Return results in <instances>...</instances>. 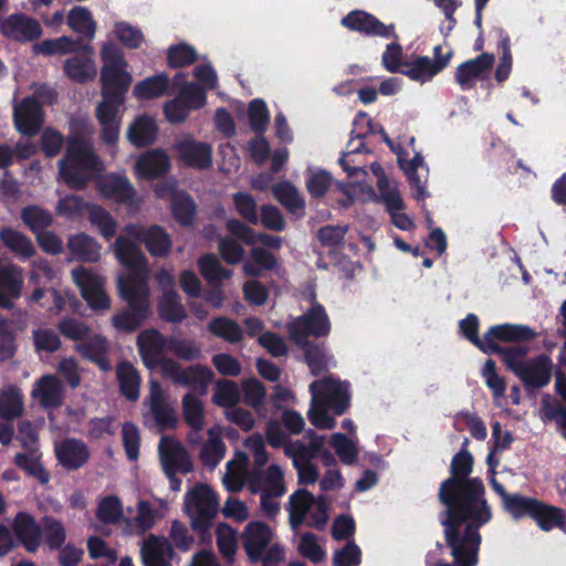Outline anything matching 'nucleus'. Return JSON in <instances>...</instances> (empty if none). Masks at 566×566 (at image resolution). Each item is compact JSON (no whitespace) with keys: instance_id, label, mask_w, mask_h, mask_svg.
I'll return each mask as SVG.
<instances>
[{"instance_id":"nucleus-4","label":"nucleus","mask_w":566,"mask_h":566,"mask_svg":"<svg viewBox=\"0 0 566 566\" xmlns=\"http://www.w3.org/2000/svg\"><path fill=\"white\" fill-rule=\"evenodd\" d=\"M102 169L103 164L92 147L73 138L69 140L66 153L59 161V178L71 188L81 189Z\"/></svg>"},{"instance_id":"nucleus-49","label":"nucleus","mask_w":566,"mask_h":566,"mask_svg":"<svg viewBox=\"0 0 566 566\" xmlns=\"http://www.w3.org/2000/svg\"><path fill=\"white\" fill-rule=\"evenodd\" d=\"M532 518L536 522L537 526L545 532L555 527H562L565 522V515L562 509L541 501Z\"/></svg>"},{"instance_id":"nucleus-5","label":"nucleus","mask_w":566,"mask_h":566,"mask_svg":"<svg viewBox=\"0 0 566 566\" xmlns=\"http://www.w3.org/2000/svg\"><path fill=\"white\" fill-rule=\"evenodd\" d=\"M118 291L127 301L129 311L113 317L114 326L124 332L136 329L147 318L149 313V287L145 275L142 277H118Z\"/></svg>"},{"instance_id":"nucleus-21","label":"nucleus","mask_w":566,"mask_h":566,"mask_svg":"<svg viewBox=\"0 0 566 566\" xmlns=\"http://www.w3.org/2000/svg\"><path fill=\"white\" fill-rule=\"evenodd\" d=\"M158 450L161 465L167 476L177 472L187 473L191 470L192 464L187 451L171 437L164 436L160 439Z\"/></svg>"},{"instance_id":"nucleus-53","label":"nucleus","mask_w":566,"mask_h":566,"mask_svg":"<svg viewBox=\"0 0 566 566\" xmlns=\"http://www.w3.org/2000/svg\"><path fill=\"white\" fill-rule=\"evenodd\" d=\"M80 42L72 39L71 36H60L56 39H48L33 46V50L38 54L43 55H65L77 51Z\"/></svg>"},{"instance_id":"nucleus-45","label":"nucleus","mask_w":566,"mask_h":566,"mask_svg":"<svg viewBox=\"0 0 566 566\" xmlns=\"http://www.w3.org/2000/svg\"><path fill=\"white\" fill-rule=\"evenodd\" d=\"M181 407L185 422L193 431L200 432L206 423L203 401L193 394H187L182 397Z\"/></svg>"},{"instance_id":"nucleus-1","label":"nucleus","mask_w":566,"mask_h":566,"mask_svg":"<svg viewBox=\"0 0 566 566\" xmlns=\"http://www.w3.org/2000/svg\"><path fill=\"white\" fill-rule=\"evenodd\" d=\"M467 444L468 440L453 457V478L446 480L439 492L447 507V518L442 521L446 539L457 566H476L481 543L479 528L492 517L482 482L478 479L465 480L473 465Z\"/></svg>"},{"instance_id":"nucleus-47","label":"nucleus","mask_w":566,"mask_h":566,"mask_svg":"<svg viewBox=\"0 0 566 566\" xmlns=\"http://www.w3.org/2000/svg\"><path fill=\"white\" fill-rule=\"evenodd\" d=\"M76 350L88 359L94 360L102 369L111 368L105 354L107 350L106 339L99 335L87 337L84 342L76 345Z\"/></svg>"},{"instance_id":"nucleus-30","label":"nucleus","mask_w":566,"mask_h":566,"mask_svg":"<svg viewBox=\"0 0 566 566\" xmlns=\"http://www.w3.org/2000/svg\"><path fill=\"white\" fill-rule=\"evenodd\" d=\"M160 198L171 199V209L175 218L182 224H189L195 214L193 201L184 192L176 191L175 184L157 185L155 189Z\"/></svg>"},{"instance_id":"nucleus-60","label":"nucleus","mask_w":566,"mask_h":566,"mask_svg":"<svg viewBox=\"0 0 566 566\" xmlns=\"http://www.w3.org/2000/svg\"><path fill=\"white\" fill-rule=\"evenodd\" d=\"M198 265L201 275L211 284H218L232 276V272L224 269L220 264L219 260L212 254H208L199 259Z\"/></svg>"},{"instance_id":"nucleus-2","label":"nucleus","mask_w":566,"mask_h":566,"mask_svg":"<svg viewBox=\"0 0 566 566\" xmlns=\"http://www.w3.org/2000/svg\"><path fill=\"white\" fill-rule=\"evenodd\" d=\"M101 94L102 101L96 106V117L102 126L103 138L107 144L118 139L120 117L119 108L125 102L133 76L127 71V62L119 48L112 42L101 45Z\"/></svg>"},{"instance_id":"nucleus-7","label":"nucleus","mask_w":566,"mask_h":566,"mask_svg":"<svg viewBox=\"0 0 566 566\" xmlns=\"http://www.w3.org/2000/svg\"><path fill=\"white\" fill-rule=\"evenodd\" d=\"M241 538L243 548L253 563L262 562L263 566H276L284 559V549L275 542L274 531L263 522L248 523Z\"/></svg>"},{"instance_id":"nucleus-42","label":"nucleus","mask_w":566,"mask_h":566,"mask_svg":"<svg viewBox=\"0 0 566 566\" xmlns=\"http://www.w3.org/2000/svg\"><path fill=\"white\" fill-rule=\"evenodd\" d=\"M222 428L214 426L208 430V439L200 450V459L202 463L214 469L226 454V443L222 440Z\"/></svg>"},{"instance_id":"nucleus-11","label":"nucleus","mask_w":566,"mask_h":566,"mask_svg":"<svg viewBox=\"0 0 566 566\" xmlns=\"http://www.w3.org/2000/svg\"><path fill=\"white\" fill-rule=\"evenodd\" d=\"M17 439L20 441L27 452L18 453L14 457V463L23 469L28 474L38 479L41 483H48L50 480L49 472L40 463V453L38 449V432L35 428L28 421L19 424Z\"/></svg>"},{"instance_id":"nucleus-61","label":"nucleus","mask_w":566,"mask_h":566,"mask_svg":"<svg viewBox=\"0 0 566 566\" xmlns=\"http://www.w3.org/2000/svg\"><path fill=\"white\" fill-rule=\"evenodd\" d=\"M241 395L235 382L219 380L212 395V402L226 409L233 408L240 401Z\"/></svg>"},{"instance_id":"nucleus-51","label":"nucleus","mask_w":566,"mask_h":566,"mask_svg":"<svg viewBox=\"0 0 566 566\" xmlns=\"http://www.w3.org/2000/svg\"><path fill=\"white\" fill-rule=\"evenodd\" d=\"M276 265L274 256L261 248L251 250L249 258L243 263V272L249 276H260L263 271Z\"/></svg>"},{"instance_id":"nucleus-58","label":"nucleus","mask_w":566,"mask_h":566,"mask_svg":"<svg viewBox=\"0 0 566 566\" xmlns=\"http://www.w3.org/2000/svg\"><path fill=\"white\" fill-rule=\"evenodd\" d=\"M333 185L332 176L318 167H308L306 170L305 186L312 197H323Z\"/></svg>"},{"instance_id":"nucleus-37","label":"nucleus","mask_w":566,"mask_h":566,"mask_svg":"<svg viewBox=\"0 0 566 566\" xmlns=\"http://www.w3.org/2000/svg\"><path fill=\"white\" fill-rule=\"evenodd\" d=\"M22 271L12 264L0 262V307H10V300L18 297L22 287Z\"/></svg>"},{"instance_id":"nucleus-23","label":"nucleus","mask_w":566,"mask_h":566,"mask_svg":"<svg viewBox=\"0 0 566 566\" xmlns=\"http://www.w3.org/2000/svg\"><path fill=\"white\" fill-rule=\"evenodd\" d=\"M535 332L525 325L514 324H502L492 326L484 334V353H497L502 354L506 350H502L497 345L496 339L503 342H522L534 338Z\"/></svg>"},{"instance_id":"nucleus-36","label":"nucleus","mask_w":566,"mask_h":566,"mask_svg":"<svg viewBox=\"0 0 566 566\" xmlns=\"http://www.w3.org/2000/svg\"><path fill=\"white\" fill-rule=\"evenodd\" d=\"M249 490L252 493L264 491L270 492L275 496H282L286 491L283 469L279 464L272 463L264 471L262 481L256 474H252L249 479Z\"/></svg>"},{"instance_id":"nucleus-29","label":"nucleus","mask_w":566,"mask_h":566,"mask_svg":"<svg viewBox=\"0 0 566 566\" xmlns=\"http://www.w3.org/2000/svg\"><path fill=\"white\" fill-rule=\"evenodd\" d=\"M3 35L18 41H31L42 34L40 23L23 14H12L0 25Z\"/></svg>"},{"instance_id":"nucleus-6","label":"nucleus","mask_w":566,"mask_h":566,"mask_svg":"<svg viewBox=\"0 0 566 566\" xmlns=\"http://www.w3.org/2000/svg\"><path fill=\"white\" fill-rule=\"evenodd\" d=\"M353 132L354 135L347 144L346 151L339 158V165L343 170L347 174L349 178L355 179L348 185L337 184L336 188L342 195V198L338 199L339 205L342 206V201L346 200V195L342 191V186L345 188H349L352 185L364 186L363 180L367 176V171L364 169L365 160L363 159V148L365 146L363 138L368 134H373L376 130V127L373 125L371 119L364 113H360L356 116L353 123Z\"/></svg>"},{"instance_id":"nucleus-54","label":"nucleus","mask_w":566,"mask_h":566,"mask_svg":"<svg viewBox=\"0 0 566 566\" xmlns=\"http://www.w3.org/2000/svg\"><path fill=\"white\" fill-rule=\"evenodd\" d=\"M66 22L73 31L84 34L88 39L95 36L96 24L87 9L83 7L73 8L67 14Z\"/></svg>"},{"instance_id":"nucleus-27","label":"nucleus","mask_w":566,"mask_h":566,"mask_svg":"<svg viewBox=\"0 0 566 566\" xmlns=\"http://www.w3.org/2000/svg\"><path fill=\"white\" fill-rule=\"evenodd\" d=\"M93 49L90 45H82L80 53L69 57L64 62V72L73 81L85 83L95 78L97 69L93 59Z\"/></svg>"},{"instance_id":"nucleus-31","label":"nucleus","mask_w":566,"mask_h":566,"mask_svg":"<svg viewBox=\"0 0 566 566\" xmlns=\"http://www.w3.org/2000/svg\"><path fill=\"white\" fill-rule=\"evenodd\" d=\"M138 178L154 179L170 169V158L163 149H153L139 156L135 164Z\"/></svg>"},{"instance_id":"nucleus-57","label":"nucleus","mask_w":566,"mask_h":566,"mask_svg":"<svg viewBox=\"0 0 566 566\" xmlns=\"http://www.w3.org/2000/svg\"><path fill=\"white\" fill-rule=\"evenodd\" d=\"M216 538L221 555L232 563L238 548L237 531L226 523H219L216 528Z\"/></svg>"},{"instance_id":"nucleus-43","label":"nucleus","mask_w":566,"mask_h":566,"mask_svg":"<svg viewBox=\"0 0 566 566\" xmlns=\"http://www.w3.org/2000/svg\"><path fill=\"white\" fill-rule=\"evenodd\" d=\"M274 198L292 214L300 218L305 212V201L297 188L290 181H282L273 186Z\"/></svg>"},{"instance_id":"nucleus-59","label":"nucleus","mask_w":566,"mask_h":566,"mask_svg":"<svg viewBox=\"0 0 566 566\" xmlns=\"http://www.w3.org/2000/svg\"><path fill=\"white\" fill-rule=\"evenodd\" d=\"M538 500L520 494L505 497L504 509L515 520L526 516L533 517Z\"/></svg>"},{"instance_id":"nucleus-55","label":"nucleus","mask_w":566,"mask_h":566,"mask_svg":"<svg viewBox=\"0 0 566 566\" xmlns=\"http://www.w3.org/2000/svg\"><path fill=\"white\" fill-rule=\"evenodd\" d=\"M318 397L317 394H314V397L311 398V408L307 412L308 420L317 429H333L336 426L335 418L329 415L333 409L325 402H321Z\"/></svg>"},{"instance_id":"nucleus-33","label":"nucleus","mask_w":566,"mask_h":566,"mask_svg":"<svg viewBox=\"0 0 566 566\" xmlns=\"http://www.w3.org/2000/svg\"><path fill=\"white\" fill-rule=\"evenodd\" d=\"M174 552L165 537L149 535L142 546V558L145 566H171Z\"/></svg>"},{"instance_id":"nucleus-44","label":"nucleus","mask_w":566,"mask_h":566,"mask_svg":"<svg viewBox=\"0 0 566 566\" xmlns=\"http://www.w3.org/2000/svg\"><path fill=\"white\" fill-rule=\"evenodd\" d=\"M67 247L80 260L96 262L101 258V244L85 233L70 237Z\"/></svg>"},{"instance_id":"nucleus-50","label":"nucleus","mask_w":566,"mask_h":566,"mask_svg":"<svg viewBox=\"0 0 566 566\" xmlns=\"http://www.w3.org/2000/svg\"><path fill=\"white\" fill-rule=\"evenodd\" d=\"M212 379L213 373L210 368L202 365H193L185 368L180 385L191 387L201 395H205Z\"/></svg>"},{"instance_id":"nucleus-46","label":"nucleus","mask_w":566,"mask_h":566,"mask_svg":"<svg viewBox=\"0 0 566 566\" xmlns=\"http://www.w3.org/2000/svg\"><path fill=\"white\" fill-rule=\"evenodd\" d=\"M24 410L23 395L17 387L9 386L0 390V418L11 420Z\"/></svg>"},{"instance_id":"nucleus-40","label":"nucleus","mask_w":566,"mask_h":566,"mask_svg":"<svg viewBox=\"0 0 566 566\" xmlns=\"http://www.w3.org/2000/svg\"><path fill=\"white\" fill-rule=\"evenodd\" d=\"M494 63V56L489 53H483L474 60L464 62L458 67L457 82L463 88H470L473 86L476 78L482 75L485 71Z\"/></svg>"},{"instance_id":"nucleus-14","label":"nucleus","mask_w":566,"mask_h":566,"mask_svg":"<svg viewBox=\"0 0 566 566\" xmlns=\"http://www.w3.org/2000/svg\"><path fill=\"white\" fill-rule=\"evenodd\" d=\"M146 403L149 407V412L144 415L146 423H153L160 430L171 429L176 426L178 420L176 410L168 401L167 392L155 379L149 380V395Z\"/></svg>"},{"instance_id":"nucleus-28","label":"nucleus","mask_w":566,"mask_h":566,"mask_svg":"<svg viewBox=\"0 0 566 566\" xmlns=\"http://www.w3.org/2000/svg\"><path fill=\"white\" fill-rule=\"evenodd\" d=\"M342 24L353 31H358L365 34L379 35L382 38L395 36L392 25H385L374 15L365 11H353L343 18Z\"/></svg>"},{"instance_id":"nucleus-64","label":"nucleus","mask_w":566,"mask_h":566,"mask_svg":"<svg viewBox=\"0 0 566 566\" xmlns=\"http://www.w3.org/2000/svg\"><path fill=\"white\" fill-rule=\"evenodd\" d=\"M96 514L98 520L103 523H118L124 515L123 504L117 496L108 495L101 500Z\"/></svg>"},{"instance_id":"nucleus-52","label":"nucleus","mask_w":566,"mask_h":566,"mask_svg":"<svg viewBox=\"0 0 566 566\" xmlns=\"http://www.w3.org/2000/svg\"><path fill=\"white\" fill-rule=\"evenodd\" d=\"M168 87V77L165 74H158L138 82L133 90V94L138 99H153L161 96Z\"/></svg>"},{"instance_id":"nucleus-17","label":"nucleus","mask_w":566,"mask_h":566,"mask_svg":"<svg viewBox=\"0 0 566 566\" xmlns=\"http://www.w3.org/2000/svg\"><path fill=\"white\" fill-rule=\"evenodd\" d=\"M72 277L91 308L94 311L109 308L111 302L104 290L103 277L83 266L74 269Z\"/></svg>"},{"instance_id":"nucleus-62","label":"nucleus","mask_w":566,"mask_h":566,"mask_svg":"<svg viewBox=\"0 0 566 566\" xmlns=\"http://www.w3.org/2000/svg\"><path fill=\"white\" fill-rule=\"evenodd\" d=\"M87 210L91 223L98 229L105 239H111L117 229V222L111 216V213L102 207L95 205L88 206Z\"/></svg>"},{"instance_id":"nucleus-19","label":"nucleus","mask_w":566,"mask_h":566,"mask_svg":"<svg viewBox=\"0 0 566 566\" xmlns=\"http://www.w3.org/2000/svg\"><path fill=\"white\" fill-rule=\"evenodd\" d=\"M310 391L312 397L317 394L321 402L328 405L335 415L344 413L349 405L348 385L332 376L313 381Z\"/></svg>"},{"instance_id":"nucleus-34","label":"nucleus","mask_w":566,"mask_h":566,"mask_svg":"<svg viewBox=\"0 0 566 566\" xmlns=\"http://www.w3.org/2000/svg\"><path fill=\"white\" fill-rule=\"evenodd\" d=\"M449 61L450 54L443 60H438V62H432L428 56H418L411 62L403 63L401 73L412 81L424 83L442 71L449 64Z\"/></svg>"},{"instance_id":"nucleus-32","label":"nucleus","mask_w":566,"mask_h":566,"mask_svg":"<svg viewBox=\"0 0 566 566\" xmlns=\"http://www.w3.org/2000/svg\"><path fill=\"white\" fill-rule=\"evenodd\" d=\"M31 397L44 408H56L63 401L62 384L56 376L44 375L34 382Z\"/></svg>"},{"instance_id":"nucleus-56","label":"nucleus","mask_w":566,"mask_h":566,"mask_svg":"<svg viewBox=\"0 0 566 566\" xmlns=\"http://www.w3.org/2000/svg\"><path fill=\"white\" fill-rule=\"evenodd\" d=\"M0 240L8 249L21 258H29L34 253L31 241L24 234L11 228L0 231Z\"/></svg>"},{"instance_id":"nucleus-38","label":"nucleus","mask_w":566,"mask_h":566,"mask_svg":"<svg viewBox=\"0 0 566 566\" xmlns=\"http://www.w3.org/2000/svg\"><path fill=\"white\" fill-rule=\"evenodd\" d=\"M156 120L146 114L137 115L127 128V139L136 147H145L156 140Z\"/></svg>"},{"instance_id":"nucleus-16","label":"nucleus","mask_w":566,"mask_h":566,"mask_svg":"<svg viewBox=\"0 0 566 566\" xmlns=\"http://www.w3.org/2000/svg\"><path fill=\"white\" fill-rule=\"evenodd\" d=\"M177 159L187 167L206 169L212 164V149L209 144L196 140L190 135H179L172 144Z\"/></svg>"},{"instance_id":"nucleus-39","label":"nucleus","mask_w":566,"mask_h":566,"mask_svg":"<svg viewBox=\"0 0 566 566\" xmlns=\"http://www.w3.org/2000/svg\"><path fill=\"white\" fill-rule=\"evenodd\" d=\"M13 531L28 552L34 553L38 551L42 534L33 517L27 513H19L14 518Z\"/></svg>"},{"instance_id":"nucleus-48","label":"nucleus","mask_w":566,"mask_h":566,"mask_svg":"<svg viewBox=\"0 0 566 566\" xmlns=\"http://www.w3.org/2000/svg\"><path fill=\"white\" fill-rule=\"evenodd\" d=\"M116 374L123 395L129 400L138 399L140 377L136 368L130 363L123 361L117 366Z\"/></svg>"},{"instance_id":"nucleus-63","label":"nucleus","mask_w":566,"mask_h":566,"mask_svg":"<svg viewBox=\"0 0 566 566\" xmlns=\"http://www.w3.org/2000/svg\"><path fill=\"white\" fill-rule=\"evenodd\" d=\"M160 315L171 322H180L186 317V312L176 291L165 292L159 300Z\"/></svg>"},{"instance_id":"nucleus-3","label":"nucleus","mask_w":566,"mask_h":566,"mask_svg":"<svg viewBox=\"0 0 566 566\" xmlns=\"http://www.w3.org/2000/svg\"><path fill=\"white\" fill-rule=\"evenodd\" d=\"M370 170L376 177L378 195L370 185L359 186L352 185L349 188L340 187L346 195V200L342 201L344 208L349 207L354 202H371L379 201L386 206L390 214L391 222L400 230H410L413 228L412 220L402 212L405 203L401 198L398 185L386 175L384 168L378 163L370 165Z\"/></svg>"},{"instance_id":"nucleus-24","label":"nucleus","mask_w":566,"mask_h":566,"mask_svg":"<svg viewBox=\"0 0 566 566\" xmlns=\"http://www.w3.org/2000/svg\"><path fill=\"white\" fill-rule=\"evenodd\" d=\"M99 193L107 199L123 202L130 207H138L139 200L135 198V190L127 177L108 174L97 180Z\"/></svg>"},{"instance_id":"nucleus-10","label":"nucleus","mask_w":566,"mask_h":566,"mask_svg":"<svg viewBox=\"0 0 566 566\" xmlns=\"http://www.w3.org/2000/svg\"><path fill=\"white\" fill-rule=\"evenodd\" d=\"M525 347H510L503 353L507 367L525 384L542 387L551 379L552 363L548 357L539 356L533 360H526Z\"/></svg>"},{"instance_id":"nucleus-9","label":"nucleus","mask_w":566,"mask_h":566,"mask_svg":"<svg viewBox=\"0 0 566 566\" xmlns=\"http://www.w3.org/2000/svg\"><path fill=\"white\" fill-rule=\"evenodd\" d=\"M56 97L53 88L40 85L34 90L32 97L24 98L13 105V118L15 128L23 135L34 136L42 123V104H52Z\"/></svg>"},{"instance_id":"nucleus-25","label":"nucleus","mask_w":566,"mask_h":566,"mask_svg":"<svg viewBox=\"0 0 566 566\" xmlns=\"http://www.w3.org/2000/svg\"><path fill=\"white\" fill-rule=\"evenodd\" d=\"M137 348L144 365L153 370L166 350H169V339L156 329H146L137 337Z\"/></svg>"},{"instance_id":"nucleus-12","label":"nucleus","mask_w":566,"mask_h":566,"mask_svg":"<svg viewBox=\"0 0 566 566\" xmlns=\"http://www.w3.org/2000/svg\"><path fill=\"white\" fill-rule=\"evenodd\" d=\"M218 510V497L207 484L199 483L185 495V511L195 528L203 527L216 516Z\"/></svg>"},{"instance_id":"nucleus-18","label":"nucleus","mask_w":566,"mask_h":566,"mask_svg":"<svg viewBox=\"0 0 566 566\" xmlns=\"http://www.w3.org/2000/svg\"><path fill=\"white\" fill-rule=\"evenodd\" d=\"M127 237L143 242L154 256L165 258L169 254L172 241L169 234L159 226L145 228L142 224H128L124 228Z\"/></svg>"},{"instance_id":"nucleus-35","label":"nucleus","mask_w":566,"mask_h":566,"mask_svg":"<svg viewBox=\"0 0 566 566\" xmlns=\"http://www.w3.org/2000/svg\"><path fill=\"white\" fill-rule=\"evenodd\" d=\"M249 457L244 452H237L234 458L227 463V470L222 478L223 485L230 492L242 490L252 473H249ZM253 474H255L253 472Z\"/></svg>"},{"instance_id":"nucleus-26","label":"nucleus","mask_w":566,"mask_h":566,"mask_svg":"<svg viewBox=\"0 0 566 566\" xmlns=\"http://www.w3.org/2000/svg\"><path fill=\"white\" fill-rule=\"evenodd\" d=\"M397 156L401 169L406 172L411 184L413 197L417 200H423L428 196V192L426 191L427 174L421 176L418 172L419 170H424L427 172L423 158L415 150L410 158L408 149L397 150Z\"/></svg>"},{"instance_id":"nucleus-13","label":"nucleus","mask_w":566,"mask_h":566,"mask_svg":"<svg viewBox=\"0 0 566 566\" xmlns=\"http://www.w3.org/2000/svg\"><path fill=\"white\" fill-rule=\"evenodd\" d=\"M331 331V323L324 307L315 304L305 314L289 325L291 338L300 346H305L310 335L321 337Z\"/></svg>"},{"instance_id":"nucleus-8","label":"nucleus","mask_w":566,"mask_h":566,"mask_svg":"<svg viewBox=\"0 0 566 566\" xmlns=\"http://www.w3.org/2000/svg\"><path fill=\"white\" fill-rule=\"evenodd\" d=\"M287 511L292 528L302 524L322 527L328 520V504L324 496L314 497L305 489H298L290 495Z\"/></svg>"},{"instance_id":"nucleus-22","label":"nucleus","mask_w":566,"mask_h":566,"mask_svg":"<svg viewBox=\"0 0 566 566\" xmlns=\"http://www.w3.org/2000/svg\"><path fill=\"white\" fill-rule=\"evenodd\" d=\"M166 510V503L159 499L154 501H138L136 514L133 520H125V532L129 534L146 532L151 528L158 520L165 516Z\"/></svg>"},{"instance_id":"nucleus-15","label":"nucleus","mask_w":566,"mask_h":566,"mask_svg":"<svg viewBox=\"0 0 566 566\" xmlns=\"http://www.w3.org/2000/svg\"><path fill=\"white\" fill-rule=\"evenodd\" d=\"M206 103L205 92L193 83L186 84L179 95L165 103L164 114L169 123L185 122L189 113L202 107Z\"/></svg>"},{"instance_id":"nucleus-20","label":"nucleus","mask_w":566,"mask_h":566,"mask_svg":"<svg viewBox=\"0 0 566 566\" xmlns=\"http://www.w3.org/2000/svg\"><path fill=\"white\" fill-rule=\"evenodd\" d=\"M116 260L130 272L119 277H142L148 282L149 269L140 248L127 238L119 237L112 245Z\"/></svg>"},{"instance_id":"nucleus-41","label":"nucleus","mask_w":566,"mask_h":566,"mask_svg":"<svg viewBox=\"0 0 566 566\" xmlns=\"http://www.w3.org/2000/svg\"><path fill=\"white\" fill-rule=\"evenodd\" d=\"M55 453L60 463L66 469H77L88 459L86 446L75 439H67L55 447Z\"/></svg>"}]
</instances>
